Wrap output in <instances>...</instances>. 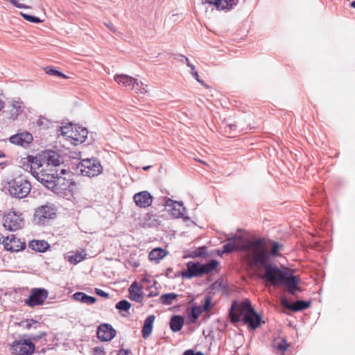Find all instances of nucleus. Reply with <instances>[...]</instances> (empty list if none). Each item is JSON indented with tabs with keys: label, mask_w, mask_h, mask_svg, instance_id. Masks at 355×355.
<instances>
[{
	"label": "nucleus",
	"mask_w": 355,
	"mask_h": 355,
	"mask_svg": "<svg viewBox=\"0 0 355 355\" xmlns=\"http://www.w3.org/2000/svg\"><path fill=\"white\" fill-rule=\"evenodd\" d=\"M251 246L252 252L250 257L249 267L263 268V279L274 286H284L292 295H295L297 291H302L299 287L300 279L294 275L291 270L287 268L281 269L270 263V258L278 256L279 251L283 250V244L272 240L267 242L264 238H259L254 239Z\"/></svg>",
	"instance_id": "nucleus-1"
},
{
	"label": "nucleus",
	"mask_w": 355,
	"mask_h": 355,
	"mask_svg": "<svg viewBox=\"0 0 355 355\" xmlns=\"http://www.w3.org/2000/svg\"><path fill=\"white\" fill-rule=\"evenodd\" d=\"M32 175L44 187L54 192L60 189L59 177L57 166L64 163V158L58 152L46 150L35 156L26 157Z\"/></svg>",
	"instance_id": "nucleus-2"
},
{
	"label": "nucleus",
	"mask_w": 355,
	"mask_h": 355,
	"mask_svg": "<svg viewBox=\"0 0 355 355\" xmlns=\"http://www.w3.org/2000/svg\"><path fill=\"white\" fill-rule=\"evenodd\" d=\"M229 316L233 323L243 322L253 330L262 323L261 316L254 310L248 299L240 304L234 301L229 311Z\"/></svg>",
	"instance_id": "nucleus-3"
},
{
	"label": "nucleus",
	"mask_w": 355,
	"mask_h": 355,
	"mask_svg": "<svg viewBox=\"0 0 355 355\" xmlns=\"http://www.w3.org/2000/svg\"><path fill=\"white\" fill-rule=\"evenodd\" d=\"M45 336H46V333L44 331H40L36 335H29L27 340L13 342L12 349L18 355H31L35 351V345L31 340L37 341Z\"/></svg>",
	"instance_id": "nucleus-4"
},
{
	"label": "nucleus",
	"mask_w": 355,
	"mask_h": 355,
	"mask_svg": "<svg viewBox=\"0 0 355 355\" xmlns=\"http://www.w3.org/2000/svg\"><path fill=\"white\" fill-rule=\"evenodd\" d=\"M8 184L10 195L19 199L26 197L31 189V183L20 178L10 181Z\"/></svg>",
	"instance_id": "nucleus-5"
},
{
	"label": "nucleus",
	"mask_w": 355,
	"mask_h": 355,
	"mask_svg": "<svg viewBox=\"0 0 355 355\" xmlns=\"http://www.w3.org/2000/svg\"><path fill=\"white\" fill-rule=\"evenodd\" d=\"M57 209L53 204L47 203L37 207L34 213V221L39 225H44L50 219L55 217Z\"/></svg>",
	"instance_id": "nucleus-6"
},
{
	"label": "nucleus",
	"mask_w": 355,
	"mask_h": 355,
	"mask_svg": "<svg viewBox=\"0 0 355 355\" xmlns=\"http://www.w3.org/2000/svg\"><path fill=\"white\" fill-rule=\"evenodd\" d=\"M114 80L120 85L125 87L137 93L145 94L147 92L144 85L139 83L138 80L125 74H116L114 77Z\"/></svg>",
	"instance_id": "nucleus-7"
},
{
	"label": "nucleus",
	"mask_w": 355,
	"mask_h": 355,
	"mask_svg": "<svg viewBox=\"0 0 355 355\" xmlns=\"http://www.w3.org/2000/svg\"><path fill=\"white\" fill-rule=\"evenodd\" d=\"M24 221L21 214H18L15 211H10L4 215L3 224L4 227L10 231H16L19 230L24 225Z\"/></svg>",
	"instance_id": "nucleus-8"
},
{
	"label": "nucleus",
	"mask_w": 355,
	"mask_h": 355,
	"mask_svg": "<svg viewBox=\"0 0 355 355\" xmlns=\"http://www.w3.org/2000/svg\"><path fill=\"white\" fill-rule=\"evenodd\" d=\"M49 292L42 288H33L28 299L25 300L26 304L31 307L41 305L48 297Z\"/></svg>",
	"instance_id": "nucleus-9"
},
{
	"label": "nucleus",
	"mask_w": 355,
	"mask_h": 355,
	"mask_svg": "<svg viewBox=\"0 0 355 355\" xmlns=\"http://www.w3.org/2000/svg\"><path fill=\"white\" fill-rule=\"evenodd\" d=\"M228 242H232L234 244L239 245H245V248L247 249V253L243 254V259L246 264L249 266L250 261V254L252 252V243L254 240H248L244 239L243 236L237 234H233L231 237L227 239Z\"/></svg>",
	"instance_id": "nucleus-10"
},
{
	"label": "nucleus",
	"mask_w": 355,
	"mask_h": 355,
	"mask_svg": "<svg viewBox=\"0 0 355 355\" xmlns=\"http://www.w3.org/2000/svg\"><path fill=\"white\" fill-rule=\"evenodd\" d=\"M163 200H164V206L165 207H171V215L175 218H183L184 220H189V217L184 216V212L186 211V208L183 206L182 202L175 201L166 197L164 198Z\"/></svg>",
	"instance_id": "nucleus-11"
},
{
	"label": "nucleus",
	"mask_w": 355,
	"mask_h": 355,
	"mask_svg": "<svg viewBox=\"0 0 355 355\" xmlns=\"http://www.w3.org/2000/svg\"><path fill=\"white\" fill-rule=\"evenodd\" d=\"M200 263L199 262L189 261L187 263V269L175 274V277L181 276L184 279L202 277Z\"/></svg>",
	"instance_id": "nucleus-12"
},
{
	"label": "nucleus",
	"mask_w": 355,
	"mask_h": 355,
	"mask_svg": "<svg viewBox=\"0 0 355 355\" xmlns=\"http://www.w3.org/2000/svg\"><path fill=\"white\" fill-rule=\"evenodd\" d=\"M2 244L6 250L10 252H19L26 247V243L17 239L13 234L4 237Z\"/></svg>",
	"instance_id": "nucleus-13"
},
{
	"label": "nucleus",
	"mask_w": 355,
	"mask_h": 355,
	"mask_svg": "<svg viewBox=\"0 0 355 355\" xmlns=\"http://www.w3.org/2000/svg\"><path fill=\"white\" fill-rule=\"evenodd\" d=\"M33 140V135L27 131L17 133L9 138L10 143L24 148L28 147Z\"/></svg>",
	"instance_id": "nucleus-14"
},
{
	"label": "nucleus",
	"mask_w": 355,
	"mask_h": 355,
	"mask_svg": "<svg viewBox=\"0 0 355 355\" xmlns=\"http://www.w3.org/2000/svg\"><path fill=\"white\" fill-rule=\"evenodd\" d=\"M97 337L101 341L111 340L116 335L115 329L110 324H102L97 329Z\"/></svg>",
	"instance_id": "nucleus-15"
},
{
	"label": "nucleus",
	"mask_w": 355,
	"mask_h": 355,
	"mask_svg": "<svg viewBox=\"0 0 355 355\" xmlns=\"http://www.w3.org/2000/svg\"><path fill=\"white\" fill-rule=\"evenodd\" d=\"M281 304L286 309L295 312L305 310L308 309L311 304L310 302L302 300L291 303L286 298H282Z\"/></svg>",
	"instance_id": "nucleus-16"
},
{
	"label": "nucleus",
	"mask_w": 355,
	"mask_h": 355,
	"mask_svg": "<svg viewBox=\"0 0 355 355\" xmlns=\"http://www.w3.org/2000/svg\"><path fill=\"white\" fill-rule=\"evenodd\" d=\"M133 199L136 205L141 208L148 207L153 202V196L147 191H140L135 194Z\"/></svg>",
	"instance_id": "nucleus-17"
},
{
	"label": "nucleus",
	"mask_w": 355,
	"mask_h": 355,
	"mask_svg": "<svg viewBox=\"0 0 355 355\" xmlns=\"http://www.w3.org/2000/svg\"><path fill=\"white\" fill-rule=\"evenodd\" d=\"M239 0H205L203 4L214 5L218 10H232L238 3Z\"/></svg>",
	"instance_id": "nucleus-18"
},
{
	"label": "nucleus",
	"mask_w": 355,
	"mask_h": 355,
	"mask_svg": "<svg viewBox=\"0 0 355 355\" xmlns=\"http://www.w3.org/2000/svg\"><path fill=\"white\" fill-rule=\"evenodd\" d=\"M103 167L101 165V160L94 157H90V178L96 177L101 174Z\"/></svg>",
	"instance_id": "nucleus-19"
},
{
	"label": "nucleus",
	"mask_w": 355,
	"mask_h": 355,
	"mask_svg": "<svg viewBox=\"0 0 355 355\" xmlns=\"http://www.w3.org/2000/svg\"><path fill=\"white\" fill-rule=\"evenodd\" d=\"M155 320V316L154 315H150L144 320L141 330L142 337L146 339L151 334Z\"/></svg>",
	"instance_id": "nucleus-20"
},
{
	"label": "nucleus",
	"mask_w": 355,
	"mask_h": 355,
	"mask_svg": "<svg viewBox=\"0 0 355 355\" xmlns=\"http://www.w3.org/2000/svg\"><path fill=\"white\" fill-rule=\"evenodd\" d=\"M28 246L32 250L40 252H44L50 248V245L44 240H33L29 242Z\"/></svg>",
	"instance_id": "nucleus-21"
},
{
	"label": "nucleus",
	"mask_w": 355,
	"mask_h": 355,
	"mask_svg": "<svg viewBox=\"0 0 355 355\" xmlns=\"http://www.w3.org/2000/svg\"><path fill=\"white\" fill-rule=\"evenodd\" d=\"M170 328L173 332L180 331L184 325V318L180 315H175L171 318Z\"/></svg>",
	"instance_id": "nucleus-22"
},
{
	"label": "nucleus",
	"mask_w": 355,
	"mask_h": 355,
	"mask_svg": "<svg viewBox=\"0 0 355 355\" xmlns=\"http://www.w3.org/2000/svg\"><path fill=\"white\" fill-rule=\"evenodd\" d=\"M234 251H241L243 254L247 253V249L245 245H239L234 244L232 242H228L223 246V254H229Z\"/></svg>",
	"instance_id": "nucleus-23"
},
{
	"label": "nucleus",
	"mask_w": 355,
	"mask_h": 355,
	"mask_svg": "<svg viewBox=\"0 0 355 355\" xmlns=\"http://www.w3.org/2000/svg\"><path fill=\"white\" fill-rule=\"evenodd\" d=\"M60 135L66 137L67 140L73 141L74 137L76 136L75 132V126L70 125L69 126H62L58 130Z\"/></svg>",
	"instance_id": "nucleus-24"
},
{
	"label": "nucleus",
	"mask_w": 355,
	"mask_h": 355,
	"mask_svg": "<svg viewBox=\"0 0 355 355\" xmlns=\"http://www.w3.org/2000/svg\"><path fill=\"white\" fill-rule=\"evenodd\" d=\"M60 135L66 137L67 140L73 141L74 137L76 136L75 132V126L70 125L69 126H62L58 130Z\"/></svg>",
	"instance_id": "nucleus-25"
},
{
	"label": "nucleus",
	"mask_w": 355,
	"mask_h": 355,
	"mask_svg": "<svg viewBox=\"0 0 355 355\" xmlns=\"http://www.w3.org/2000/svg\"><path fill=\"white\" fill-rule=\"evenodd\" d=\"M74 133L76 136L74 137L72 144L77 145L78 143H83L85 141V139L87 137L88 131L87 128H83L80 127L77 128L75 126Z\"/></svg>",
	"instance_id": "nucleus-26"
},
{
	"label": "nucleus",
	"mask_w": 355,
	"mask_h": 355,
	"mask_svg": "<svg viewBox=\"0 0 355 355\" xmlns=\"http://www.w3.org/2000/svg\"><path fill=\"white\" fill-rule=\"evenodd\" d=\"M75 173L78 175L89 176V159H85L80 162L75 169Z\"/></svg>",
	"instance_id": "nucleus-27"
},
{
	"label": "nucleus",
	"mask_w": 355,
	"mask_h": 355,
	"mask_svg": "<svg viewBox=\"0 0 355 355\" xmlns=\"http://www.w3.org/2000/svg\"><path fill=\"white\" fill-rule=\"evenodd\" d=\"M218 265L219 262L215 259H211L209 262L204 264L200 263L202 276L205 274H209L216 270Z\"/></svg>",
	"instance_id": "nucleus-28"
},
{
	"label": "nucleus",
	"mask_w": 355,
	"mask_h": 355,
	"mask_svg": "<svg viewBox=\"0 0 355 355\" xmlns=\"http://www.w3.org/2000/svg\"><path fill=\"white\" fill-rule=\"evenodd\" d=\"M166 255V252L162 248H155L152 250L148 255L150 261H159Z\"/></svg>",
	"instance_id": "nucleus-29"
},
{
	"label": "nucleus",
	"mask_w": 355,
	"mask_h": 355,
	"mask_svg": "<svg viewBox=\"0 0 355 355\" xmlns=\"http://www.w3.org/2000/svg\"><path fill=\"white\" fill-rule=\"evenodd\" d=\"M19 326L23 327L26 329H37L41 327V323L33 319H27L19 323Z\"/></svg>",
	"instance_id": "nucleus-30"
},
{
	"label": "nucleus",
	"mask_w": 355,
	"mask_h": 355,
	"mask_svg": "<svg viewBox=\"0 0 355 355\" xmlns=\"http://www.w3.org/2000/svg\"><path fill=\"white\" fill-rule=\"evenodd\" d=\"M178 297V295L175 293H164L160 296L159 301L162 304L171 305Z\"/></svg>",
	"instance_id": "nucleus-31"
},
{
	"label": "nucleus",
	"mask_w": 355,
	"mask_h": 355,
	"mask_svg": "<svg viewBox=\"0 0 355 355\" xmlns=\"http://www.w3.org/2000/svg\"><path fill=\"white\" fill-rule=\"evenodd\" d=\"M21 103L15 101L12 105V109L10 111L9 118L12 120H15L19 114L22 112L23 109L21 105Z\"/></svg>",
	"instance_id": "nucleus-32"
},
{
	"label": "nucleus",
	"mask_w": 355,
	"mask_h": 355,
	"mask_svg": "<svg viewBox=\"0 0 355 355\" xmlns=\"http://www.w3.org/2000/svg\"><path fill=\"white\" fill-rule=\"evenodd\" d=\"M182 61L183 62L184 60L186 64H187V67L191 69V73L193 76V77L198 83H200L202 85H203L204 82H203V80L200 79L198 73L195 70V66L189 62V60L187 57L182 55Z\"/></svg>",
	"instance_id": "nucleus-33"
},
{
	"label": "nucleus",
	"mask_w": 355,
	"mask_h": 355,
	"mask_svg": "<svg viewBox=\"0 0 355 355\" xmlns=\"http://www.w3.org/2000/svg\"><path fill=\"white\" fill-rule=\"evenodd\" d=\"M86 253L85 251L77 252L75 254L68 256V261L72 264H76L85 259Z\"/></svg>",
	"instance_id": "nucleus-34"
},
{
	"label": "nucleus",
	"mask_w": 355,
	"mask_h": 355,
	"mask_svg": "<svg viewBox=\"0 0 355 355\" xmlns=\"http://www.w3.org/2000/svg\"><path fill=\"white\" fill-rule=\"evenodd\" d=\"M202 310L199 306H195L191 309V311L189 314V318L191 322H195L198 317L202 313Z\"/></svg>",
	"instance_id": "nucleus-35"
},
{
	"label": "nucleus",
	"mask_w": 355,
	"mask_h": 355,
	"mask_svg": "<svg viewBox=\"0 0 355 355\" xmlns=\"http://www.w3.org/2000/svg\"><path fill=\"white\" fill-rule=\"evenodd\" d=\"M206 248L205 247H200L196 248L195 250L192 251L189 255V257L191 258H197V257H206Z\"/></svg>",
	"instance_id": "nucleus-36"
},
{
	"label": "nucleus",
	"mask_w": 355,
	"mask_h": 355,
	"mask_svg": "<svg viewBox=\"0 0 355 355\" xmlns=\"http://www.w3.org/2000/svg\"><path fill=\"white\" fill-rule=\"evenodd\" d=\"M115 307L119 311H128L131 307V304L126 300H122L116 304Z\"/></svg>",
	"instance_id": "nucleus-37"
},
{
	"label": "nucleus",
	"mask_w": 355,
	"mask_h": 355,
	"mask_svg": "<svg viewBox=\"0 0 355 355\" xmlns=\"http://www.w3.org/2000/svg\"><path fill=\"white\" fill-rule=\"evenodd\" d=\"M45 73L48 75L53 76H59L64 78H67V76H65L62 72L58 71L57 69L51 67H46L44 69Z\"/></svg>",
	"instance_id": "nucleus-38"
},
{
	"label": "nucleus",
	"mask_w": 355,
	"mask_h": 355,
	"mask_svg": "<svg viewBox=\"0 0 355 355\" xmlns=\"http://www.w3.org/2000/svg\"><path fill=\"white\" fill-rule=\"evenodd\" d=\"M75 300L89 304V295L82 292H76L73 295Z\"/></svg>",
	"instance_id": "nucleus-39"
},
{
	"label": "nucleus",
	"mask_w": 355,
	"mask_h": 355,
	"mask_svg": "<svg viewBox=\"0 0 355 355\" xmlns=\"http://www.w3.org/2000/svg\"><path fill=\"white\" fill-rule=\"evenodd\" d=\"M212 298L209 295L205 297L204 304L202 306H199L203 312H208L212 307Z\"/></svg>",
	"instance_id": "nucleus-40"
},
{
	"label": "nucleus",
	"mask_w": 355,
	"mask_h": 355,
	"mask_svg": "<svg viewBox=\"0 0 355 355\" xmlns=\"http://www.w3.org/2000/svg\"><path fill=\"white\" fill-rule=\"evenodd\" d=\"M130 299L137 302H141L143 300V293H137L135 291H129Z\"/></svg>",
	"instance_id": "nucleus-41"
},
{
	"label": "nucleus",
	"mask_w": 355,
	"mask_h": 355,
	"mask_svg": "<svg viewBox=\"0 0 355 355\" xmlns=\"http://www.w3.org/2000/svg\"><path fill=\"white\" fill-rule=\"evenodd\" d=\"M20 14L22 16V17L28 21L35 23V24H38V23L42 22V20L38 17L31 15L28 14L23 13V12H21Z\"/></svg>",
	"instance_id": "nucleus-42"
},
{
	"label": "nucleus",
	"mask_w": 355,
	"mask_h": 355,
	"mask_svg": "<svg viewBox=\"0 0 355 355\" xmlns=\"http://www.w3.org/2000/svg\"><path fill=\"white\" fill-rule=\"evenodd\" d=\"M276 349L284 352L286 350L288 347V343H286V340H282L279 343H278L275 345Z\"/></svg>",
	"instance_id": "nucleus-43"
},
{
	"label": "nucleus",
	"mask_w": 355,
	"mask_h": 355,
	"mask_svg": "<svg viewBox=\"0 0 355 355\" xmlns=\"http://www.w3.org/2000/svg\"><path fill=\"white\" fill-rule=\"evenodd\" d=\"M93 354L94 355H106L105 349L103 347H96L93 349Z\"/></svg>",
	"instance_id": "nucleus-44"
},
{
	"label": "nucleus",
	"mask_w": 355,
	"mask_h": 355,
	"mask_svg": "<svg viewBox=\"0 0 355 355\" xmlns=\"http://www.w3.org/2000/svg\"><path fill=\"white\" fill-rule=\"evenodd\" d=\"M9 2L13 5L14 6L18 8H28V6H26L25 4L19 3L17 0H10Z\"/></svg>",
	"instance_id": "nucleus-45"
},
{
	"label": "nucleus",
	"mask_w": 355,
	"mask_h": 355,
	"mask_svg": "<svg viewBox=\"0 0 355 355\" xmlns=\"http://www.w3.org/2000/svg\"><path fill=\"white\" fill-rule=\"evenodd\" d=\"M95 293L98 295H99L101 297H105V298H108L109 295H110L108 293H106L104 291H103L101 289H99V288H96L95 289Z\"/></svg>",
	"instance_id": "nucleus-46"
},
{
	"label": "nucleus",
	"mask_w": 355,
	"mask_h": 355,
	"mask_svg": "<svg viewBox=\"0 0 355 355\" xmlns=\"http://www.w3.org/2000/svg\"><path fill=\"white\" fill-rule=\"evenodd\" d=\"M182 355H204L201 352H195L193 349H188L185 351Z\"/></svg>",
	"instance_id": "nucleus-47"
},
{
	"label": "nucleus",
	"mask_w": 355,
	"mask_h": 355,
	"mask_svg": "<svg viewBox=\"0 0 355 355\" xmlns=\"http://www.w3.org/2000/svg\"><path fill=\"white\" fill-rule=\"evenodd\" d=\"M118 355H132L130 349H121Z\"/></svg>",
	"instance_id": "nucleus-48"
},
{
	"label": "nucleus",
	"mask_w": 355,
	"mask_h": 355,
	"mask_svg": "<svg viewBox=\"0 0 355 355\" xmlns=\"http://www.w3.org/2000/svg\"><path fill=\"white\" fill-rule=\"evenodd\" d=\"M105 26H107V28L111 31H112L113 33H116V30L115 28V27L111 24V23H108V24H105Z\"/></svg>",
	"instance_id": "nucleus-49"
},
{
	"label": "nucleus",
	"mask_w": 355,
	"mask_h": 355,
	"mask_svg": "<svg viewBox=\"0 0 355 355\" xmlns=\"http://www.w3.org/2000/svg\"><path fill=\"white\" fill-rule=\"evenodd\" d=\"M139 286H138V283L137 282H134L131 286L129 287L128 288V291H135L134 289L135 288H138Z\"/></svg>",
	"instance_id": "nucleus-50"
},
{
	"label": "nucleus",
	"mask_w": 355,
	"mask_h": 355,
	"mask_svg": "<svg viewBox=\"0 0 355 355\" xmlns=\"http://www.w3.org/2000/svg\"><path fill=\"white\" fill-rule=\"evenodd\" d=\"M227 127L231 130H236V125L234 124V123H230L227 125Z\"/></svg>",
	"instance_id": "nucleus-51"
},
{
	"label": "nucleus",
	"mask_w": 355,
	"mask_h": 355,
	"mask_svg": "<svg viewBox=\"0 0 355 355\" xmlns=\"http://www.w3.org/2000/svg\"><path fill=\"white\" fill-rule=\"evenodd\" d=\"M158 295V293H157V292H155V293H154L153 291H152V292H150V293L148 294V297H152L156 296V295Z\"/></svg>",
	"instance_id": "nucleus-52"
},
{
	"label": "nucleus",
	"mask_w": 355,
	"mask_h": 355,
	"mask_svg": "<svg viewBox=\"0 0 355 355\" xmlns=\"http://www.w3.org/2000/svg\"><path fill=\"white\" fill-rule=\"evenodd\" d=\"M96 297H94L93 296H90V304H94V302H96Z\"/></svg>",
	"instance_id": "nucleus-53"
},
{
	"label": "nucleus",
	"mask_w": 355,
	"mask_h": 355,
	"mask_svg": "<svg viewBox=\"0 0 355 355\" xmlns=\"http://www.w3.org/2000/svg\"><path fill=\"white\" fill-rule=\"evenodd\" d=\"M4 105H5V103L0 100V110H1L3 107H4Z\"/></svg>",
	"instance_id": "nucleus-54"
},
{
	"label": "nucleus",
	"mask_w": 355,
	"mask_h": 355,
	"mask_svg": "<svg viewBox=\"0 0 355 355\" xmlns=\"http://www.w3.org/2000/svg\"><path fill=\"white\" fill-rule=\"evenodd\" d=\"M173 269L171 268H168L166 270V276H169V273L172 272Z\"/></svg>",
	"instance_id": "nucleus-55"
},
{
	"label": "nucleus",
	"mask_w": 355,
	"mask_h": 355,
	"mask_svg": "<svg viewBox=\"0 0 355 355\" xmlns=\"http://www.w3.org/2000/svg\"><path fill=\"white\" fill-rule=\"evenodd\" d=\"M96 154L98 155L101 153H102V148H98L96 150Z\"/></svg>",
	"instance_id": "nucleus-56"
},
{
	"label": "nucleus",
	"mask_w": 355,
	"mask_h": 355,
	"mask_svg": "<svg viewBox=\"0 0 355 355\" xmlns=\"http://www.w3.org/2000/svg\"><path fill=\"white\" fill-rule=\"evenodd\" d=\"M4 236L0 234V245L2 244V241L3 240Z\"/></svg>",
	"instance_id": "nucleus-57"
},
{
	"label": "nucleus",
	"mask_w": 355,
	"mask_h": 355,
	"mask_svg": "<svg viewBox=\"0 0 355 355\" xmlns=\"http://www.w3.org/2000/svg\"><path fill=\"white\" fill-rule=\"evenodd\" d=\"M150 167H151L150 166H146L143 167V169H144V171H147V170H148Z\"/></svg>",
	"instance_id": "nucleus-58"
},
{
	"label": "nucleus",
	"mask_w": 355,
	"mask_h": 355,
	"mask_svg": "<svg viewBox=\"0 0 355 355\" xmlns=\"http://www.w3.org/2000/svg\"><path fill=\"white\" fill-rule=\"evenodd\" d=\"M3 157H5V154L1 150H0V158Z\"/></svg>",
	"instance_id": "nucleus-59"
},
{
	"label": "nucleus",
	"mask_w": 355,
	"mask_h": 355,
	"mask_svg": "<svg viewBox=\"0 0 355 355\" xmlns=\"http://www.w3.org/2000/svg\"><path fill=\"white\" fill-rule=\"evenodd\" d=\"M93 135H94L95 136H96V133H93V132H90V137H91L92 139H94L93 138Z\"/></svg>",
	"instance_id": "nucleus-60"
},
{
	"label": "nucleus",
	"mask_w": 355,
	"mask_h": 355,
	"mask_svg": "<svg viewBox=\"0 0 355 355\" xmlns=\"http://www.w3.org/2000/svg\"><path fill=\"white\" fill-rule=\"evenodd\" d=\"M351 6L355 8V1L351 3Z\"/></svg>",
	"instance_id": "nucleus-61"
},
{
	"label": "nucleus",
	"mask_w": 355,
	"mask_h": 355,
	"mask_svg": "<svg viewBox=\"0 0 355 355\" xmlns=\"http://www.w3.org/2000/svg\"><path fill=\"white\" fill-rule=\"evenodd\" d=\"M61 172H62V173H63V174H64V173H65V170H64V169H62V170L61 171Z\"/></svg>",
	"instance_id": "nucleus-62"
},
{
	"label": "nucleus",
	"mask_w": 355,
	"mask_h": 355,
	"mask_svg": "<svg viewBox=\"0 0 355 355\" xmlns=\"http://www.w3.org/2000/svg\"><path fill=\"white\" fill-rule=\"evenodd\" d=\"M221 285H222V283H221V282H220V283L218 284V286H220Z\"/></svg>",
	"instance_id": "nucleus-63"
}]
</instances>
